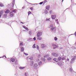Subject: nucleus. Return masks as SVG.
Masks as SVG:
<instances>
[{
    "label": "nucleus",
    "mask_w": 76,
    "mask_h": 76,
    "mask_svg": "<svg viewBox=\"0 0 76 76\" xmlns=\"http://www.w3.org/2000/svg\"><path fill=\"white\" fill-rule=\"evenodd\" d=\"M50 28H51L50 31L52 32H53V33H55L56 32V28L55 27H54L53 25L51 24L50 27Z\"/></svg>",
    "instance_id": "f257e3e1"
},
{
    "label": "nucleus",
    "mask_w": 76,
    "mask_h": 76,
    "mask_svg": "<svg viewBox=\"0 0 76 76\" xmlns=\"http://www.w3.org/2000/svg\"><path fill=\"white\" fill-rule=\"evenodd\" d=\"M76 59V56H74L73 58L71 59L70 62L71 63H74V61H75V60Z\"/></svg>",
    "instance_id": "f03ea898"
},
{
    "label": "nucleus",
    "mask_w": 76,
    "mask_h": 76,
    "mask_svg": "<svg viewBox=\"0 0 76 76\" xmlns=\"http://www.w3.org/2000/svg\"><path fill=\"white\" fill-rule=\"evenodd\" d=\"M42 35V32L41 31H39L38 32L37 34V36H41Z\"/></svg>",
    "instance_id": "7ed1b4c3"
},
{
    "label": "nucleus",
    "mask_w": 76,
    "mask_h": 76,
    "mask_svg": "<svg viewBox=\"0 0 76 76\" xmlns=\"http://www.w3.org/2000/svg\"><path fill=\"white\" fill-rule=\"evenodd\" d=\"M52 46L53 47V49H55L57 48H58V46L54 44V43L52 44Z\"/></svg>",
    "instance_id": "20e7f679"
},
{
    "label": "nucleus",
    "mask_w": 76,
    "mask_h": 76,
    "mask_svg": "<svg viewBox=\"0 0 76 76\" xmlns=\"http://www.w3.org/2000/svg\"><path fill=\"white\" fill-rule=\"evenodd\" d=\"M52 56L54 57H58V54L57 53H52Z\"/></svg>",
    "instance_id": "39448f33"
},
{
    "label": "nucleus",
    "mask_w": 76,
    "mask_h": 76,
    "mask_svg": "<svg viewBox=\"0 0 76 76\" xmlns=\"http://www.w3.org/2000/svg\"><path fill=\"white\" fill-rule=\"evenodd\" d=\"M10 17H13V16H14V13H13L12 12H10Z\"/></svg>",
    "instance_id": "423d86ee"
},
{
    "label": "nucleus",
    "mask_w": 76,
    "mask_h": 76,
    "mask_svg": "<svg viewBox=\"0 0 76 76\" xmlns=\"http://www.w3.org/2000/svg\"><path fill=\"white\" fill-rule=\"evenodd\" d=\"M4 13V12L2 10L0 11V18H1V15H3V14Z\"/></svg>",
    "instance_id": "0eeeda50"
},
{
    "label": "nucleus",
    "mask_w": 76,
    "mask_h": 76,
    "mask_svg": "<svg viewBox=\"0 0 76 76\" xmlns=\"http://www.w3.org/2000/svg\"><path fill=\"white\" fill-rule=\"evenodd\" d=\"M30 66H33V64H34V61L32 60H31L30 61Z\"/></svg>",
    "instance_id": "6e6552de"
},
{
    "label": "nucleus",
    "mask_w": 76,
    "mask_h": 76,
    "mask_svg": "<svg viewBox=\"0 0 76 76\" xmlns=\"http://www.w3.org/2000/svg\"><path fill=\"white\" fill-rule=\"evenodd\" d=\"M33 68H35V67H37L38 66V65L37 64H35L33 65Z\"/></svg>",
    "instance_id": "1a4fd4ad"
},
{
    "label": "nucleus",
    "mask_w": 76,
    "mask_h": 76,
    "mask_svg": "<svg viewBox=\"0 0 76 76\" xmlns=\"http://www.w3.org/2000/svg\"><path fill=\"white\" fill-rule=\"evenodd\" d=\"M7 15L6 14H4L3 16V18H4V19H5V18H7Z\"/></svg>",
    "instance_id": "9d476101"
},
{
    "label": "nucleus",
    "mask_w": 76,
    "mask_h": 76,
    "mask_svg": "<svg viewBox=\"0 0 76 76\" xmlns=\"http://www.w3.org/2000/svg\"><path fill=\"white\" fill-rule=\"evenodd\" d=\"M41 60L43 61V62H45V61H46V59L45 58L43 57H42L41 58Z\"/></svg>",
    "instance_id": "9b49d317"
},
{
    "label": "nucleus",
    "mask_w": 76,
    "mask_h": 76,
    "mask_svg": "<svg viewBox=\"0 0 76 76\" xmlns=\"http://www.w3.org/2000/svg\"><path fill=\"white\" fill-rule=\"evenodd\" d=\"M51 18L52 19H55V18H56V15H52L51 16Z\"/></svg>",
    "instance_id": "f8f14e48"
},
{
    "label": "nucleus",
    "mask_w": 76,
    "mask_h": 76,
    "mask_svg": "<svg viewBox=\"0 0 76 76\" xmlns=\"http://www.w3.org/2000/svg\"><path fill=\"white\" fill-rule=\"evenodd\" d=\"M37 39L39 40H42V37H40V36H37Z\"/></svg>",
    "instance_id": "ddd939ff"
},
{
    "label": "nucleus",
    "mask_w": 76,
    "mask_h": 76,
    "mask_svg": "<svg viewBox=\"0 0 76 76\" xmlns=\"http://www.w3.org/2000/svg\"><path fill=\"white\" fill-rule=\"evenodd\" d=\"M50 5L47 6L46 7V9H47V10H49V9H50Z\"/></svg>",
    "instance_id": "4468645a"
},
{
    "label": "nucleus",
    "mask_w": 76,
    "mask_h": 76,
    "mask_svg": "<svg viewBox=\"0 0 76 76\" xmlns=\"http://www.w3.org/2000/svg\"><path fill=\"white\" fill-rule=\"evenodd\" d=\"M63 64H63V62L59 63L58 64L59 66H63Z\"/></svg>",
    "instance_id": "2eb2a0df"
},
{
    "label": "nucleus",
    "mask_w": 76,
    "mask_h": 76,
    "mask_svg": "<svg viewBox=\"0 0 76 76\" xmlns=\"http://www.w3.org/2000/svg\"><path fill=\"white\" fill-rule=\"evenodd\" d=\"M4 4L3 3H2L1 2L0 3V7H4Z\"/></svg>",
    "instance_id": "dca6fc26"
},
{
    "label": "nucleus",
    "mask_w": 76,
    "mask_h": 76,
    "mask_svg": "<svg viewBox=\"0 0 76 76\" xmlns=\"http://www.w3.org/2000/svg\"><path fill=\"white\" fill-rule=\"evenodd\" d=\"M53 61H55L56 62H58V59L56 58H53Z\"/></svg>",
    "instance_id": "f3484780"
},
{
    "label": "nucleus",
    "mask_w": 76,
    "mask_h": 76,
    "mask_svg": "<svg viewBox=\"0 0 76 76\" xmlns=\"http://www.w3.org/2000/svg\"><path fill=\"white\" fill-rule=\"evenodd\" d=\"M45 58H47L48 57H49V55L48 54H47V55H44L43 56Z\"/></svg>",
    "instance_id": "a211bd4d"
},
{
    "label": "nucleus",
    "mask_w": 76,
    "mask_h": 76,
    "mask_svg": "<svg viewBox=\"0 0 76 76\" xmlns=\"http://www.w3.org/2000/svg\"><path fill=\"white\" fill-rule=\"evenodd\" d=\"M15 0H13V2L12 5V7H14V4H15Z\"/></svg>",
    "instance_id": "6ab92c4d"
},
{
    "label": "nucleus",
    "mask_w": 76,
    "mask_h": 76,
    "mask_svg": "<svg viewBox=\"0 0 76 76\" xmlns=\"http://www.w3.org/2000/svg\"><path fill=\"white\" fill-rule=\"evenodd\" d=\"M10 10H7L5 12V13H9L10 12Z\"/></svg>",
    "instance_id": "aec40b11"
},
{
    "label": "nucleus",
    "mask_w": 76,
    "mask_h": 76,
    "mask_svg": "<svg viewBox=\"0 0 76 76\" xmlns=\"http://www.w3.org/2000/svg\"><path fill=\"white\" fill-rule=\"evenodd\" d=\"M15 58L13 59V58H11L10 59V61H12V62H14L15 61Z\"/></svg>",
    "instance_id": "412c9836"
},
{
    "label": "nucleus",
    "mask_w": 76,
    "mask_h": 76,
    "mask_svg": "<svg viewBox=\"0 0 76 76\" xmlns=\"http://www.w3.org/2000/svg\"><path fill=\"white\" fill-rule=\"evenodd\" d=\"M41 47L42 48H44L45 47V46L44 44L41 45Z\"/></svg>",
    "instance_id": "4be33fe9"
},
{
    "label": "nucleus",
    "mask_w": 76,
    "mask_h": 76,
    "mask_svg": "<svg viewBox=\"0 0 76 76\" xmlns=\"http://www.w3.org/2000/svg\"><path fill=\"white\" fill-rule=\"evenodd\" d=\"M51 60H53V58L50 57L48 58V60H49V61H51Z\"/></svg>",
    "instance_id": "5701e85b"
},
{
    "label": "nucleus",
    "mask_w": 76,
    "mask_h": 76,
    "mask_svg": "<svg viewBox=\"0 0 76 76\" xmlns=\"http://www.w3.org/2000/svg\"><path fill=\"white\" fill-rule=\"evenodd\" d=\"M69 72H73V70L72 69V68H70L69 69Z\"/></svg>",
    "instance_id": "b1692460"
},
{
    "label": "nucleus",
    "mask_w": 76,
    "mask_h": 76,
    "mask_svg": "<svg viewBox=\"0 0 76 76\" xmlns=\"http://www.w3.org/2000/svg\"><path fill=\"white\" fill-rule=\"evenodd\" d=\"M38 64L39 66H40V65H41L42 64V61H40L38 62Z\"/></svg>",
    "instance_id": "393cba45"
},
{
    "label": "nucleus",
    "mask_w": 76,
    "mask_h": 76,
    "mask_svg": "<svg viewBox=\"0 0 76 76\" xmlns=\"http://www.w3.org/2000/svg\"><path fill=\"white\" fill-rule=\"evenodd\" d=\"M21 51H22V52H23V51H24V49H23V47H21Z\"/></svg>",
    "instance_id": "a878e982"
},
{
    "label": "nucleus",
    "mask_w": 76,
    "mask_h": 76,
    "mask_svg": "<svg viewBox=\"0 0 76 76\" xmlns=\"http://www.w3.org/2000/svg\"><path fill=\"white\" fill-rule=\"evenodd\" d=\"M58 61H60V60H61V57H59L58 58Z\"/></svg>",
    "instance_id": "bb28decb"
},
{
    "label": "nucleus",
    "mask_w": 76,
    "mask_h": 76,
    "mask_svg": "<svg viewBox=\"0 0 76 76\" xmlns=\"http://www.w3.org/2000/svg\"><path fill=\"white\" fill-rule=\"evenodd\" d=\"M48 20H49V21H50V22L51 21V19L50 18H49V19L46 18V21H47Z\"/></svg>",
    "instance_id": "cd10ccee"
},
{
    "label": "nucleus",
    "mask_w": 76,
    "mask_h": 76,
    "mask_svg": "<svg viewBox=\"0 0 76 76\" xmlns=\"http://www.w3.org/2000/svg\"><path fill=\"white\" fill-rule=\"evenodd\" d=\"M33 48H36V46H35V44H34L33 45L32 47Z\"/></svg>",
    "instance_id": "c85d7f7f"
},
{
    "label": "nucleus",
    "mask_w": 76,
    "mask_h": 76,
    "mask_svg": "<svg viewBox=\"0 0 76 76\" xmlns=\"http://www.w3.org/2000/svg\"><path fill=\"white\" fill-rule=\"evenodd\" d=\"M45 12L46 14H47L48 13V11L46 10H45Z\"/></svg>",
    "instance_id": "c756f323"
},
{
    "label": "nucleus",
    "mask_w": 76,
    "mask_h": 76,
    "mask_svg": "<svg viewBox=\"0 0 76 76\" xmlns=\"http://www.w3.org/2000/svg\"><path fill=\"white\" fill-rule=\"evenodd\" d=\"M19 68L20 69H23L25 68V67H20Z\"/></svg>",
    "instance_id": "7c9ffc66"
},
{
    "label": "nucleus",
    "mask_w": 76,
    "mask_h": 76,
    "mask_svg": "<svg viewBox=\"0 0 76 76\" xmlns=\"http://www.w3.org/2000/svg\"><path fill=\"white\" fill-rule=\"evenodd\" d=\"M29 59H30V60H33V57H32V56L30 57L29 58Z\"/></svg>",
    "instance_id": "2f4dec72"
},
{
    "label": "nucleus",
    "mask_w": 76,
    "mask_h": 76,
    "mask_svg": "<svg viewBox=\"0 0 76 76\" xmlns=\"http://www.w3.org/2000/svg\"><path fill=\"white\" fill-rule=\"evenodd\" d=\"M41 57V55L39 54L38 55V58H40Z\"/></svg>",
    "instance_id": "473e14b6"
},
{
    "label": "nucleus",
    "mask_w": 76,
    "mask_h": 76,
    "mask_svg": "<svg viewBox=\"0 0 76 76\" xmlns=\"http://www.w3.org/2000/svg\"><path fill=\"white\" fill-rule=\"evenodd\" d=\"M47 0H45L44 1L43 4V5H44V4H45V3H46V2H47Z\"/></svg>",
    "instance_id": "72a5a7b5"
},
{
    "label": "nucleus",
    "mask_w": 76,
    "mask_h": 76,
    "mask_svg": "<svg viewBox=\"0 0 76 76\" xmlns=\"http://www.w3.org/2000/svg\"><path fill=\"white\" fill-rule=\"evenodd\" d=\"M28 73L27 72H25V76H28Z\"/></svg>",
    "instance_id": "f704fd0d"
},
{
    "label": "nucleus",
    "mask_w": 76,
    "mask_h": 76,
    "mask_svg": "<svg viewBox=\"0 0 76 76\" xmlns=\"http://www.w3.org/2000/svg\"><path fill=\"white\" fill-rule=\"evenodd\" d=\"M29 34L30 35H31L32 34V31H29Z\"/></svg>",
    "instance_id": "c9c22d12"
},
{
    "label": "nucleus",
    "mask_w": 76,
    "mask_h": 76,
    "mask_svg": "<svg viewBox=\"0 0 76 76\" xmlns=\"http://www.w3.org/2000/svg\"><path fill=\"white\" fill-rule=\"evenodd\" d=\"M36 48L38 50H39V46H38V45H37L36 46Z\"/></svg>",
    "instance_id": "e433bc0d"
},
{
    "label": "nucleus",
    "mask_w": 76,
    "mask_h": 76,
    "mask_svg": "<svg viewBox=\"0 0 76 76\" xmlns=\"http://www.w3.org/2000/svg\"><path fill=\"white\" fill-rule=\"evenodd\" d=\"M57 39H58L57 38V37H55L54 38V40H55V41H57Z\"/></svg>",
    "instance_id": "4c0bfd02"
},
{
    "label": "nucleus",
    "mask_w": 76,
    "mask_h": 76,
    "mask_svg": "<svg viewBox=\"0 0 76 76\" xmlns=\"http://www.w3.org/2000/svg\"><path fill=\"white\" fill-rule=\"evenodd\" d=\"M31 12L30 11H29L28 12V16H29V14H31Z\"/></svg>",
    "instance_id": "58836bf2"
},
{
    "label": "nucleus",
    "mask_w": 76,
    "mask_h": 76,
    "mask_svg": "<svg viewBox=\"0 0 76 76\" xmlns=\"http://www.w3.org/2000/svg\"><path fill=\"white\" fill-rule=\"evenodd\" d=\"M16 12V10H13L12 11V12H13L14 13H15Z\"/></svg>",
    "instance_id": "ea45409f"
},
{
    "label": "nucleus",
    "mask_w": 76,
    "mask_h": 76,
    "mask_svg": "<svg viewBox=\"0 0 76 76\" xmlns=\"http://www.w3.org/2000/svg\"><path fill=\"white\" fill-rule=\"evenodd\" d=\"M17 61L16 60V61H15V65H16L17 64Z\"/></svg>",
    "instance_id": "a19ab883"
},
{
    "label": "nucleus",
    "mask_w": 76,
    "mask_h": 76,
    "mask_svg": "<svg viewBox=\"0 0 76 76\" xmlns=\"http://www.w3.org/2000/svg\"><path fill=\"white\" fill-rule=\"evenodd\" d=\"M62 60H65V58L64 57H63L62 58H61Z\"/></svg>",
    "instance_id": "79ce46f5"
},
{
    "label": "nucleus",
    "mask_w": 76,
    "mask_h": 76,
    "mask_svg": "<svg viewBox=\"0 0 76 76\" xmlns=\"http://www.w3.org/2000/svg\"><path fill=\"white\" fill-rule=\"evenodd\" d=\"M49 13H50V14H51V13H52V10L50 11H49Z\"/></svg>",
    "instance_id": "37998d69"
},
{
    "label": "nucleus",
    "mask_w": 76,
    "mask_h": 76,
    "mask_svg": "<svg viewBox=\"0 0 76 76\" xmlns=\"http://www.w3.org/2000/svg\"><path fill=\"white\" fill-rule=\"evenodd\" d=\"M25 29L27 31H28V28H27V27H26L25 28Z\"/></svg>",
    "instance_id": "c03bdc74"
},
{
    "label": "nucleus",
    "mask_w": 76,
    "mask_h": 76,
    "mask_svg": "<svg viewBox=\"0 0 76 76\" xmlns=\"http://www.w3.org/2000/svg\"><path fill=\"white\" fill-rule=\"evenodd\" d=\"M23 44L22 43H22L20 42V45H23Z\"/></svg>",
    "instance_id": "a18cd8bd"
},
{
    "label": "nucleus",
    "mask_w": 76,
    "mask_h": 76,
    "mask_svg": "<svg viewBox=\"0 0 76 76\" xmlns=\"http://www.w3.org/2000/svg\"><path fill=\"white\" fill-rule=\"evenodd\" d=\"M42 3H43V2H40V3H39V4H42Z\"/></svg>",
    "instance_id": "49530a36"
},
{
    "label": "nucleus",
    "mask_w": 76,
    "mask_h": 76,
    "mask_svg": "<svg viewBox=\"0 0 76 76\" xmlns=\"http://www.w3.org/2000/svg\"><path fill=\"white\" fill-rule=\"evenodd\" d=\"M33 39H34V41H36V38H35V37H34L33 38Z\"/></svg>",
    "instance_id": "de8ad7c7"
},
{
    "label": "nucleus",
    "mask_w": 76,
    "mask_h": 76,
    "mask_svg": "<svg viewBox=\"0 0 76 76\" xmlns=\"http://www.w3.org/2000/svg\"><path fill=\"white\" fill-rule=\"evenodd\" d=\"M24 54H25L26 56H28V54L25 53V52H24Z\"/></svg>",
    "instance_id": "09e8293b"
},
{
    "label": "nucleus",
    "mask_w": 76,
    "mask_h": 76,
    "mask_svg": "<svg viewBox=\"0 0 76 76\" xmlns=\"http://www.w3.org/2000/svg\"><path fill=\"white\" fill-rule=\"evenodd\" d=\"M31 39H32V38H28V41H29V40H31Z\"/></svg>",
    "instance_id": "8fccbe9b"
},
{
    "label": "nucleus",
    "mask_w": 76,
    "mask_h": 76,
    "mask_svg": "<svg viewBox=\"0 0 76 76\" xmlns=\"http://www.w3.org/2000/svg\"><path fill=\"white\" fill-rule=\"evenodd\" d=\"M25 6H24L23 7H22V9H25Z\"/></svg>",
    "instance_id": "3c124183"
},
{
    "label": "nucleus",
    "mask_w": 76,
    "mask_h": 76,
    "mask_svg": "<svg viewBox=\"0 0 76 76\" xmlns=\"http://www.w3.org/2000/svg\"><path fill=\"white\" fill-rule=\"evenodd\" d=\"M5 57V58H6V56H5L4 55L3 56H2V58H3V57Z\"/></svg>",
    "instance_id": "603ef678"
},
{
    "label": "nucleus",
    "mask_w": 76,
    "mask_h": 76,
    "mask_svg": "<svg viewBox=\"0 0 76 76\" xmlns=\"http://www.w3.org/2000/svg\"><path fill=\"white\" fill-rule=\"evenodd\" d=\"M26 26H23V27L25 29V28H26Z\"/></svg>",
    "instance_id": "864d4df0"
},
{
    "label": "nucleus",
    "mask_w": 76,
    "mask_h": 76,
    "mask_svg": "<svg viewBox=\"0 0 76 76\" xmlns=\"http://www.w3.org/2000/svg\"><path fill=\"white\" fill-rule=\"evenodd\" d=\"M10 6V4H8V5H7V7H9V8H10V7H9V6Z\"/></svg>",
    "instance_id": "5fc2aeb1"
},
{
    "label": "nucleus",
    "mask_w": 76,
    "mask_h": 76,
    "mask_svg": "<svg viewBox=\"0 0 76 76\" xmlns=\"http://www.w3.org/2000/svg\"><path fill=\"white\" fill-rule=\"evenodd\" d=\"M30 9H31V10H33V8H32V7H31Z\"/></svg>",
    "instance_id": "6e6d98bb"
},
{
    "label": "nucleus",
    "mask_w": 76,
    "mask_h": 76,
    "mask_svg": "<svg viewBox=\"0 0 76 76\" xmlns=\"http://www.w3.org/2000/svg\"><path fill=\"white\" fill-rule=\"evenodd\" d=\"M59 49H60V50H61V49H63V48H59Z\"/></svg>",
    "instance_id": "4d7b16f0"
},
{
    "label": "nucleus",
    "mask_w": 76,
    "mask_h": 76,
    "mask_svg": "<svg viewBox=\"0 0 76 76\" xmlns=\"http://www.w3.org/2000/svg\"><path fill=\"white\" fill-rule=\"evenodd\" d=\"M66 60L67 61H69V58H67V59H66Z\"/></svg>",
    "instance_id": "13d9d810"
},
{
    "label": "nucleus",
    "mask_w": 76,
    "mask_h": 76,
    "mask_svg": "<svg viewBox=\"0 0 76 76\" xmlns=\"http://www.w3.org/2000/svg\"><path fill=\"white\" fill-rule=\"evenodd\" d=\"M75 36L76 37V31L75 32Z\"/></svg>",
    "instance_id": "bf43d9fd"
},
{
    "label": "nucleus",
    "mask_w": 76,
    "mask_h": 76,
    "mask_svg": "<svg viewBox=\"0 0 76 76\" xmlns=\"http://www.w3.org/2000/svg\"><path fill=\"white\" fill-rule=\"evenodd\" d=\"M20 23H22V24H23V23L22 22H20Z\"/></svg>",
    "instance_id": "052dcab7"
},
{
    "label": "nucleus",
    "mask_w": 76,
    "mask_h": 76,
    "mask_svg": "<svg viewBox=\"0 0 76 76\" xmlns=\"http://www.w3.org/2000/svg\"><path fill=\"white\" fill-rule=\"evenodd\" d=\"M57 20H58V19L57 20H56V21H57Z\"/></svg>",
    "instance_id": "680f3d73"
},
{
    "label": "nucleus",
    "mask_w": 76,
    "mask_h": 76,
    "mask_svg": "<svg viewBox=\"0 0 76 76\" xmlns=\"http://www.w3.org/2000/svg\"><path fill=\"white\" fill-rule=\"evenodd\" d=\"M64 1V0H62V2H63V1Z\"/></svg>",
    "instance_id": "e2e57ef3"
},
{
    "label": "nucleus",
    "mask_w": 76,
    "mask_h": 76,
    "mask_svg": "<svg viewBox=\"0 0 76 76\" xmlns=\"http://www.w3.org/2000/svg\"><path fill=\"white\" fill-rule=\"evenodd\" d=\"M30 4H32L31 3H30Z\"/></svg>",
    "instance_id": "0e129e2a"
},
{
    "label": "nucleus",
    "mask_w": 76,
    "mask_h": 76,
    "mask_svg": "<svg viewBox=\"0 0 76 76\" xmlns=\"http://www.w3.org/2000/svg\"><path fill=\"white\" fill-rule=\"evenodd\" d=\"M67 9H68V8L66 9V10H67Z\"/></svg>",
    "instance_id": "69168bd1"
},
{
    "label": "nucleus",
    "mask_w": 76,
    "mask_h": 76,
    "mask_svg": "<svg viewBox=\"0 0 76 76\" xmlns=\"http://www.w3.org/2000/svg\"><path fill=\"white\" fill-rule=\"evenodd\" d=\"M0 58H1V57H0Z\"/></svg>",
    "instance_id": "338daca9"
},
{
    "label": "nucleus",
    "mask_w": 76,
    "mask_h": 76,
    "mask_svg": "<svg viewBox=\"0 0 76 76\" xmlns=\"http://www.w3.org/2000/svg\"><path fill=\"white\" fill-rule=\"evenodd\" d=\"M38 60H39V59H37Z\"/></svg>",
    "instance_id": "774afa93"
}]
</instances>
